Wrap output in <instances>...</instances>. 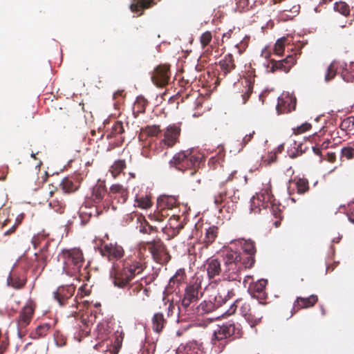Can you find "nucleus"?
<instances>
[{"mask_svg": "<svg viewBox=\"0 0 354 354\" xmlns=\"http://www.w3.org/2000/svg\"><path fill=\"white\" fill-rule=\"evenodd\" d=\"M126 168L124 160H118L114 162L109 169L110 173L114 178H116Z\"/></svg>", "mask_w": 354, "mask_h": 354, "instance_id": "nucleus-41", "label": "nucleus"}, {"mask_svg": "<svg viewBox=\"0 0 354 354\" xmlns=\"http://www.w3.org/2000/svg\"><path fill=\"white\" fill-rule=\"evenodd\" d=\"M243 334L242 326L239 323L228 322L221 326H218L214 331L211 342L215 351L221 353L228 344L229 338L239 339L242 337Z\"/></svg>", "mask_w": 354, "mask_h": 354, "instance_id": "nucleus-4", "label": "nucleus"}, {"mask_svg": "<svg viewBox=\"0 0 354 354\" xmlns=\"http://www.w3.org/2000/svg\"><path fill=\"white\" fill-rule=\"evenodd\" d=\"M20 223H21V219L17 218L15 223L10 228H9L8 230H6L4 232V235L8 236V235H10V234H13L16 231V229L17 228L18 225Z\"/></svg>", "mask_w": 354, "mask_h": 354, "instance_id": "nucleus-64", "label": "nucleus"}, {"mask_svg": "<svg viewBox=\"0 0 354 354\" xmlns=\"http://www.w3.org/2000/svg\"><path fill=\"white\" fill-rule=\"evenodd\" d=\"M233 174H230L226 180L221 182L218 190L214 196V203L221 213L223 210L232 213L235 209V204L240 199V191L233 185Z\"/></svg>", "mask_w": 354, "mask_h": 354, "instance_id": "nucleus-3", "label": "nucleus"}, {"mask_svg": "<svg viewBox=\"0 0 354 354\" xmlns=\"http://www.w3.org/2000/svg\"><path fill=\"white\" fill-rule=\"evenodd\" d=\"M151 323L153 331L159 333L165 326L167 320L162 313H156L152 317Z\"/></svg>", "mask_w": 354, "mask_h": 354, "instance_id": "nucleus-32", "label": "nucleus"}, {"mask_svg": "<svg viewBox=\"0 0 354 354\" xmlns=\"http://www.w3.org/2000/svg\"><path fill=\"white\" fill-rule=\"evenodd\" d=\"M27 282V270L25 266L19 261L15 263L7 279L8 285L12 288L22 289Z\"/></svg>", "mask_w": 354, "mask_h": 354, "instance_id": "nucleus-10", "label": "nucleus"}, {"mask_svg": "<svg viewBox=\"0 0 354 354\" xmlns=\"http://www.w3.org/2000/svg\"><path fill=\"white\" fill-rule=\"evenodd\" d=\"M148 250L151 254L153 259L158 263L164 265L170 260V255L163 241L159 239H155L146 243Z\"/></svg>", "mask_w": 354, "mask_h": 354, "instance_id": "nucleus-9", "label": "nucleus"}, {"mask_svg": "<svg viewBox=\"0 0 354 354\" xmlns=\"http://www.w3.org/2000/svg\"><path fill=\"white\" fill-rule=\"evenodd\" d=\"M200 285L195 283L188 285L185 290L181 305L187 308L192 303L196 302L198 299V291Z\"/></svg>", "mask_w": 354, "mask_h": 354, "instance_id": "nucleus-21", "label": "nucleus"}, {"mask_svg": "<svg viewBox=\"0 0 354 354\" xmlns=\"http://www.w3.org/2000/svg\"><path fill=\"white\" fill-rule=\"evenodd\" d=\"M271 70L272 71H281L285 73L289 72L290 69L296 62L295 55H289L285 59L274 61L272 60Z\"/></svg>", "mask_w": 354, "mask_h": 354, "instance_id": "nucleus-24", "label": "nucleus"}, {"mask_svg": "<svg viewBox=\"0 0 354 354\" xmlns=\"http://www.w3.org/2000/svg\"><path fill=\"white\" fill-rule=\"evenodd\" d=\"M147 104L148 102L145 97L139 96L136 98L133 108V114L136 117H137L140 113L145 112Z\"/></svg>", "mask_w": 354, "mask_h": 354, "instance_id": "nucleus-37", "label": "nucleus"}, {"mask_svg": "<svg viewBox=\"0 0 354 354\" xmlns=\"http://www.w3.org/2000/svg\"><path fill=\"white\" fill-rule=\"evenodd\" d=\"M317 301L318 297L316 295H311L308 297H297L293 303L291 313L295 314L301 309L313 307Z\"/></svg>", "mask_w": 354, "mask_h": 354, "instance_id": "nucleus-23", "label": "nucleus"}, {"mask_svg": "<svg viewBox=\"0 0 354 354\" xmlns=\"http://www.w3.org/2000/svg\"><path fill=\"white\" fill-rule=\"evenodd\" d=\"M218 228L216 226H211L206 230L205 237L203 239L206 247L212 244L218 236Z\"/></svg>", "mask_w": 354, "mask_h": 354, "instance_id": "nucleus-35", "label": "nucleus"}, {"mask_svg": "<svg viewBox=\"0 0 354 354\" xmlns=\"http://www.w3.org/2000/svg\"><path fill=\"white\" fill-rule=\"evenodd\" d=\"M341 129L348 131L354 134V116L345 118L340 124Z\"/></svg>", "mask_w": 354, "mask_h": 354, "instance_id": "nucleus-50", "label": "nucleus"}, {"mask_svg": "<svg viewBox=\"0 0 354 354\" xmlns=\"http://www.w3.org/2000/svg\"><path fill=\"white\" fill-rule=\"evenodd\" d=\"M215 309V304L212 301H204L197 307V311L201 314L209 313L214 311Z\"/></svg>", "mask_w": 354, "mask_h": 354, "instance_id": "nucleus-45", "label": "nucleus"}, {"mask_svg": "<svg viewBox=\"0 0 354 354\" xmlns=\"http://www.w3.org/2000/svg\"><path fill=\"white\" fill-rule=\"evenodd\" d=\"M337 66L336 63L335 62H332L326 69V72L325 74L324 80L326 82H329L332 80L337 74Z\"/></svg>", "mask_w": 354, "mask_h": 354, "instance_id": "nucleus-51", "label": "nucleus"}, {"mask_svg": "<svg viewBox=\"0 0 354 354\" xmlns=\"http://www.w3.org/2000/svg\"><path fill=\"white\" fill-rule=\"evenodd\" d=\"M180 132V126L175 124L169 125L163 130V138L160 140L159 145L162 148L164 147L167 148L173 147L179 142Z\"/></svg>", "mask_w": 354, "mask_h": 354, "instance_id": "nucleus-13", "label": "nucleus"}, {"mask_svg": "<svg viewBox=\"0 0 354 354\" xmlns=\"http://www.w3.org/2000/svg\"><path fill=\"white\" fill-rule=\"evenodd\" d=\"M311 127L312 126L310 123L305 122L297 127L296 129H294V132L295 134H300L310 129Z\"/></svg>", "mask_w": 354, "mask_h": 354, "instance_id": "nucleus-60", "label": "nucleus"}, {"mask_svg": "<svg viewBox=\"0 0 354 354\" xmlns=\"http://www.w3.org/2000/svg\"><path fill=\"white\" fill-rule=\"evenodd\" d=\"M272 198L270 199V201L269 203V207L271 209V212L274 216L277 218H281V209H279V206L273 203L272 201Z\"/></svg>", "mask_w": 354, "mask_h": 354, "instance_id": "nucleus-58", "label": "nucleus"}, {"mask_svg": "<svg viewBox=\"0 0 354 354\" xmlns=\"http://www.w3.org/2000/svg\"><path fill=\"white\" fill-rule=\"evenodd\" d=\"M226 301V297H224V295H223L222 293L219 292L218 295L215 296L214 302L213 303L215 304V308H217L221 306L223 304H225Z\"/></svg>", "mask_w": 354, "mask_h": 354, "instance_id": "nucleus-61", "label": "nucleus"}, {"mask_svg": "<svg viewBox=\"0 0 354 354\" xmlns=\"http://www.w3.org/2000/svg\"><path fill=\"white\" fill-rule=\"evenodd\" d=\"M136 3H132L130 6V9L133 12H139L138 16H140L142 14V11L145 9H148L153 6L155 3L153 0H135Z\"/></svg>", "mask_w": 354, "mask_h": 354, "instance_id": "nucleus-31", "label": "nucleus"}, {"mask_svg": "<svg viewBox=\"0 0 354 354\" xmlns=\"http://www.w3.org/2000/svg\"><path fill=\"white\" fill-rule=\"evenodd\" d=\"M157 205L158 208L162 210L165 209L167 212L168 210L176 207L178 205V201L176 196L163 195L158 198Z\"/></svg>", "mask_w": 354, "mask_h": 354, "instance_id": "nucleus-27", "label": "nucleus"}, {"mask_svg": "<svg viewBox=\"0 0 354 354\" xmlns=\"http://www.w3.org/2000/svg\"><path fill=\"white\" fill-rule=\"evenodd\" d=\"M239 308L241 315L245 319L251 327L258 325L263 318V313L256 308L252 310L250 304L243 299H237L225 313L227 315H233Z\"/></svg>", "mask_w": 354, "mask_h": 354, "instance_id": "nucleus-7", "label": "nucleus"}, {"mask_svg": "<svg viewBox=\"0 0 354 354\" xmlns=\"http://www.w3.org/2000/svg\"><path fill=\"white\" fill-rule=\"evenodd\" d=\"M176 354H203V352L201 346L196 341H193L185 345H180L177 348Z\"/></svg>", "mask_w": 354, "mask_h": 354, "instance_id": "nucleus-28", "label": "nucleus"}, {"mask_svg": "<svg viewBox=\"0 0 354 354\" xmlns=\"http://www.w3.org/2000/svg\"><path fill=\"white\" fill-rule=\"evenodd\" d=\"M75 287L73 286L59 287L55 292V299L60 306H64L68 300L73 295Z\"/></svg>", "mask_w": 354, "mask_h": 354, "instance_id": "nucleus-25", "label": "nucleus"}, {"mask_svg": "<svg viewBox=\"0 0 354 354\" xmlns=\"http://www.w3.org/2000/svg\"><path fill=\"white\" fill-rule=\"evenodd\" d=\"M289 189H291V185H294L297 189V192L299 194L306 193L309 189L308 180L303 178H295L289 181Z\"/></svg>", "mask_w": 354, "mask_h": 354, "instance_id": "nucleus-29", "label": "nucleus"}, {"mask_svg": "<svg viewBox=\"0 0 354 354\" xmlns=\"http://www.w3.org/2000/svg\"><path fill=\"white\" fill-rule=\"evenodd\" d=\"M354 158V148L344 147L341 151V158L351 160Z\"/></svg>", "mask_w": 354, "mask_h": 354, "instance_id": "nucleus-56", "label": "nucleus"}, {"mask_svg": "<svg viewBox=\"0 0 354 354\" xmlns=\"http://www.w3.org/2000/svg\"><path fill=\"white\" fill-rule=\"evenodd\" d=\"M236 5L239 12L246 11L252 8L249 0H236Z\"/></svg>", "mask_w": 354, "mask_h": 354, "instance_id": "nucleus-55", "label": "nucleus"}, {"mask_svg": "<svg viewBox=\"0 0 354 354\" xmlns=\"http://www.w3.org/2000/svg\"><path fill=\"white\" fill-rule=\"evenodd\" d=\"M97 339L104 341L108 338L110 333L109 328L106 324H99L97 326Z\"/></svg>", "mask_w": 354, "mask_h": 354, "instance_id": "nucleus-47", "label": "nucleus"}, {"mask_svg": "<svg viewBox=\"0 0 354 354\" xmlns=\"http://www.w3.org/2000/svg\"><path fill=\"white\" fill-rule=\"evenodd\" d=\"M129 196V192L120 184L112 185L106 194V197L103 201V209L108 211L111 207L113 210L117 209V205L124 204Z\"/></svg>", "mask_w": 354, "mask_h": 354, "instance_id": "nucleus-8", "label": "nucleus"}, {"mask_svg": "<svg viewBox=\"0 0 354 354\" xmlns=\"http://www.w3.org/2000/svg\"><path fill=\"white\" fill-rule=\"evenodd\" d=\"M297 100L295 97L289 94H283L278 98V103L276 107L279 115L290 113L295 110Z\"/></svg>", "mask_w": 354, "mask_h": 354, "instance_id": "nucleus-17", "label": "nucleus"}, {"mask_svg": "<svg viewBox=\"0 0 354 354\" xmlns=\"http://www.w3.org/2000/svg\"><path fill=\"white\" fill-rule=\"evenodd\" d=\"M342 68L341 75L346 82H353L354 80V63L351 62L349 65L346 64L340 66Z\"/></svg>", "mask_w": 354, "mask_h": 354, "instance_id": "nucleus-34", "label": "nucleus"}, {"mask_svg": "<svg viewBox=\"0 0 354 354\" xmlns=\"http://www.w3.org/2000/svg\"><path fill=\"white\" fill-rule=\"evenodd\" d=\"M267 284L268 281L262 279L251 285L248 289L252 297L257 299L261 304H265L264 301L268 296L266 291Z\"/></svg>", "mask_w": 354, "mask_h": 354, "instance_id": "nucleus-19", "label": "nucleus"}, {"mask_svg": "<svg viewBox=\"0 0 354 354\" xmlns=\"http://www.w3.org/2000/svg\"><path fill=\"white\" fill-rule=\"evenodd\" d=\"M334 10L345 17L350 15V7L344 1L336 2L334 4Z\"/></svg>", "mask_w": 354, "mask_h": 354, "instance_id": "nucleus-48", "label": "nucleus"}, {"mask_svg": "<svg viewBox=\"0 0 354 354\" xmlns=\"http://www.w3.org/2000/svg\"><path fill=\"white\" fill-rule=\"evenodd\" d=\"M138 221L140 223L138 226L139 232L142 234H150L153 232H157V227L151 225L149 222L142 215H139L137 218Z\"/></svg>", "mask_w": 354, "mask_h": 354, "instance_id": "nucleus-33", "label": "nucleus"}, {"mask_svg": "<svg viewBox=\"0 0 354 354\" xmlns=\"http://www.w3.org/2000/svg\"><path fill=\"white\" fill-rule=\"evenodd\" d=\"M82 178L80 174H73L64 178L59 186L64 193L71 194L76 192L80 187Z\"/></svg>", "mask_w": 354, "mask_h": 354, "instance_id": "nucleus-20", "label": "nucleus"}, {"mask_svg": "<svg viewBox=\"0 0 354 354\" xmlns=\"http://www.w3.org/2000/svg\"><path fill=\"white\" fill-rule=\"evenodd\" d=\"M347 216L349 221L354 223V202H352L348 204Z\"/></svg>", "mask_w": 354, "mask_h": 354, "instance_id": "nucleus-62", "label": "nucleus"}, {"mask_svg": "<svg viewBox=\"0 0 354 354\" xmlns=\"http://www.w3.org/2000/svg\"><path fill=\"white\" fill-rule=\"evenodd\" d=\"M62 260L65 273L69 276H75L80 273L84 262L83 252L78 248L63 250L59 254Z\"/></svg>", "mask_w": 354, "mask_h": 354, "instance_id": "nucleus-5", "label": "nucleus"}, {"mask_svg": "<svg viewBox=\"0 0 354 354\" xmlns=\"http://www.w3.org/2000/svg\"><path fill=\"white\" fill-rule=\"evenodd\" d=\"M179 218V216H174L173 218H171L169 220L170 227L172 228H175L177 230V233H178L179 231L183 228V225L182 223L177 224Z\"/></svg>", "mask_w": 354, "mask_h": 354, "instance_id": "nucleus-59", "label": "nucleus"}, {"mask_svg": "<svg viewBox=\"0 0 354 354\" xmlns=\"http://www.w3.org/2000/svg\"><path fill=\"white\" fill-rule=\"evenodd\" d=\"M201 157L192 151H182L176 153L169 161L171 167L183 172L191 170V175L196 172V168L200 165Z\"/></svg>", "mask_w": 354, "mask_h": 354, "instance_id": "nucleus-6", "label": "nucleus"}, {"mask_svg": "<svg viewBox=\"0 0 354 354\" xmlns=\"http://www.w3.org/2000/svg\"><path fill=\"white\" fill-rule=\"evenodd\" d=\"M277 152H270L266 157H263L262 161L265 166L270 165L277 162Z\"/></svg>", "mask_w": 354, "mask_h": 354, "instance_id": "nucleus-57", "label": "nucleus"}, {"mask_svg": "<svg viewBox=\"0 0 354 354\" xmlns=\"http://www.w3.org/2000/svg\"><path fill=\"white\" fill-rule=\"evenodd\" d=\"M36 304L30 299L21 309L17 318V330L19 335H21L25 332L26 328L28 326L32 319Z\"/></svg>", "mask_w": 354, "mask_h": 354, "instance_id": "nucleus-12", "label": "nucleus"}, {"mask_svg": "<svg viewBox=\"0 0 354 354\" xmlns=\"http://www.w3.org/2000/svg\"><path fill=\"white\" fill-rule=\"evenodd\" d=\"M272 198V196L269 189L262 190L251 198L250 211L254 214H258L261 212V208H268L269 203Z\"/></svg>", "mask_w": 354, "mask_h": 354, "instance_id": "nucleus-14", "label": "nucleus"}, {"mask_svg": "<svg viewBox=\"0 0 354 354\" xmlns=\"http://www.w3.org/2000/svg\"><path fill=\"white\" fill-rule=\"evenodd\" d=\"M204 266L207 270L209 279H213L216 276H218L220 274L223 275V269L221 268V264L220 261H218L217 259H208L205 261Z\"/></svg>", "mask_w": 354, "mask_h": 354, "instance_id": "nucleus-26", "label": "nucleus"}, {"mask_svg": "<svg viewBox=\"0 0 354 354\" xmlns=\"http://www.w3.org/2000/svg\"><path fill=\"white\" fill-rule=\"evenodd\" d=\"M241 248L244 252V254H241L245 260H248L249 257H252L255 260L254 255L257 250L254 245V241L251 240H242L241 242Z\"/></svg>", "mask_w": 354, "mask_h": 354, "instance_id": "nucleus-30", "label": "nucleus"}, {"mask_svg": "<svg viewBox=\"0 0 354 354\" xmlns=\"http://www.w3.org/2000/svg\"><path fill=\"white\" fill-rule=\"evenodd\" d=\"M225 154L223 152L218 153L215 156H212L208 161L209 167L212 169H216L218 167H223V162L224 161Z\"/></svg>", "mask_w": 354, "mask_h": 354, "instance_id": "nucleus-38", "label": "nucleus"}, {"mask_svg": "<svg viewBox=\"0 0 354 354\" xmlns=\"http://www.w3.org/2000/svg\"><path fill=\"white\" fill-rule=\"evenodd\" d=\"M107 193L108 192L104 183H97L93 187L91 199L94 203L99 204L95 209L96 215H99L102 212V210H104L103 209V201L106 197Z\"/></svg>", "mask_w": 354, "mask_h": 354, "instance_id": "nucleus-16", "label": "nucleus"}, {"mask_svg": "<svg viewBox=\"0 0 354 354\" xmlns=\"http://www.w3.org/2000/svg\"><path fill=\"white\" fill-rule=\"evenodd\" d=\"M254 262L255 260L252 257L245 260L241 253L226 250L223 253V279L240 281L241 272L246 268H252Z\"/></svg>", "mask_w": 354, "mask_h": 354, "instance_id": "nucleus-2", "label": "nucleus"}, {"mask_svg": "<svg viewBox=\"0 0 354 354\" xmlns=\"http://www.w3.org/2000/svg\"><path fill=\"white\" fill-rule=\"evenodd\" d=\"M124 132V128L121 121H116L111 129V131L107 134V139L119 137V139L123 140L122 134Z\"/></svg>", "mask_w": 354, "mask_h": 354, "instance_id": "nucleus-36", "label": "nucleus"}, {"mask_svg": "<svg viewBox=\"0 0 354 354\" xmlns=\"http://www.w3.org/2000/svg\"><path fill=\"white\" fill-rule=\"evenodd\" d=\"M47 258L46 252L41 250L35 253L32 257L21 259L19 262L25 266L27 271L31 268L35 274L39 275L47 264Z\"/></svg>", "mask_w": 354, "mask_h": 354, "instance_id": "nucleus-11", "label": "nucleus"}, {"mask_svg": "<svg viewBox=\"0 0 354 354\" xmlns=\"http://www.w3.org/2000/svg\"><path fill=\"white\" fill-rule=\"evenodd\" d=\"M168 213L166 212V210L160 209V208L157 207V209L152 214H150L149 215V218L151 221H156L160 223L164 221V219L168 216Z\"/></svg>", "mask_w": 354, "mask_h": 354, "instance_id": "nucleus-46", "label": "nucleus"}, {"mask_svg": "<svg viewBox=\"0 0 354 354\" xmlns=\"http://www.w3.org/2000/svg\"><path fill=\"white\" fill-rule=\"evenodd\" d=\"M49 206L57 213L62 214L64 212L65 205L58 200H53L50 201Z\"/></svg>", "mask_w": 354, "mask_h": 354, "instance_id": "nucleus-52", "label": "nucleus"}, {"mask_svg": "<svg viewBox=\"0 0 354 354\" xmlns=\"http://www.w3.org/2000/svg\"><path fill=\"white\" fill-rule=\"evenodd\" d=\"M285 38L279 39L277 41L274 46V53L277 55H281L285 49Z\"/></svg>", "mask_w": 354, "mask_h": 354, "instance_id": "nucleus-54", "label": "nucleus"}, {"mask_svg": "<svg viewBox=\"0 0 354 354\" xmlns=\"http://www.w3.org/2000/svg\"><path fill=\"white\" fill-rule=\"evenodd\" d=\"M75 327L79 330V335L81 337L88 335L91 331L90 323L84 319L77 320Z\"/></svg>", "mask_w": 354, "mask_h": 354, "instance_id": "nucleus-44", "label": "nucleus"}, {"mask_svg": "<svg viewBox=\"0 0 354 354\" xmlns=\"http://www.w3.org/2000/svg\"><path fill=\"white\" fill-rule=\"evenodd\" d=\"M145 266L137 259L128 258L120 264L114 265L111 272L114 285L120 288L127 287V295L138 304L143 303L149 297L151 290L144 287L141 282H130L136 276L142 272Z\"/></svg>", "mask_w": 354, "mask_h": 354, "instance_id": "nucleus-1", "label": "nucleus"}, {"mask_svg": "<svg viewBox=\"0 0 354 354\" xmlns=\"http://www.w3.org/2000/svg\"><path fill=\"white\" fill-rule=\"evenodd\" d=\"M51 325L48 323H44L38 326L35 332L32 334V338L39 339L45 337L48 333Z\"/></svg>", "mask_w": 354, "mask_h": 354, "instance_id": "nucleus-42", "label": "nucleus"}, {"mask_svg": "<svg viewBox=\"0 0 354 354\" xmlns=\"http://www.w3.org/2000/svg\"><path fill=\"white\" fill-rule=\"evenodd\" d=\"M220 71L218 73V79H222L231 73L236 68L235 61L231 53L227 54L218 62Z\"/></svg>", "mask_w": 354, "mask_h": 354, "instance_id": "nucleus-22", "label": "nucleus"}, {"mask_svg": "<svg viewBox=\"0 0 354 354\" xmlns=\"http://www.w3.org/2000/svg\"><path fill=\"white\" fill-rule=\"evenodd\" d=\"M100 253L109 261H117L124 256V251L123 248L117 243H109L101 246Z\"/></svg>", "mask_w": 354, "mask_h": 354, "instance_id": "nucleus-18", "label": "nucleus"}, {"mask_svg": "<svg viewBox=\"0 0 354 354\" xmlns=\"http://www.w3.org/2000/svg\"><path fill=\"white\" fill-rule=\"evenodd\" d=\"M164 306L166 307L167 310V316L169 317L172 315L174 310L175 308V305L172 301H169V300L167 302L164 303Z\"/></svg>", "mask_w": 354, "mask_h": 354, "instance_id": "nucleus-63", "label": "nucleus"}, {"mask_svg": "<svg viewBox=\"0 0 354 354\" xmlns=\"http://www.w3.org/2000/svg\"><path fill=\"white\" fill-rule=\"evenodd\" d=\"M252 88L253 86L252 84L249 81L246 80L245 82V85H243L241 95L243 104H245L249 99L250 95L252 93Z\"/></svg>", "mask_w": 354, "mask_h": 354, "instance_id": "nucleus-49", "label": "nucleus"}, {"mask_svg": "<svg viewBox=\"0 0 354 354\" xmlns=\"http://www.w3.org/2000/svg\"><path fill=\"white\" fill-rule=\"evenodd\" d=\"M152 205L151 197L148 195L136 196L135 199V206L142 209H148Z\"/></svg>", "mask_w": 354, "mask_h": 354, "instance_id": "nucleus-40", "label": "nucleus"}, {"mask_svg": "<svg viewBox=\"0 0 354 354\" xmlns=\"http://www.w3.org/2000/svg\"><path fill=\"white\" fill-rule=\"evenodd\" d=\"M141 131L142 132L139 136L140 139L144 135L150 137H156L161 132L159 125L147 126L142 128Z\"/></svg>", "mask_w": 354, "mask_h": 354, "instance_id": "nucleus-43", "label": "nucleus"}, {"mask_svg": "<svg viewBox=\"0 0 354 354\" xmlns=\"http://www.w3.org/2000/svg\"><path fill=\"white\" fill-rule=\"evenodd\" d=\"M212 39V35L210 31H206L202 34L200 37V42L202 47L204 48L207 46Z\"/></svg>", "mask_w": 354, "mask_h": 354, "instance_id": "nucleus-53", "label": "nucleus"}, {"mask_svg": "<svg viewBox=\"0 0 354 354\" xmlns=\"http://www.w3.org/2000/svg\"><path fill=\"white\" fill-rule=\"evenodd\" d=\"M170 76V66L160 64L154 68L151 75V81L157 86L164 87L169 83Z\"/></svg>", "mask_w": 354, "mask_h": 354, "instance_id": "nucleus-15", "label": "nucleus"}, {"mask_svg": "<svg viewBox=\"0 0 354 354\" xmlns=\"http://www.w3.org/2000/svg\"><path fill=\"white\" fill-rule=\"evenodd\" d=\"M186 279V274L185 269H178L175 274L169 280V286L173 287L174 285L178 286Z\"/></svg>", "mask_w": 354, "mask_h": 354, "instance_id": "nucleus-39", "label": "nucleus"}]
</instances>
